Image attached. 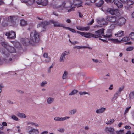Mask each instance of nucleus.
Segmentation results:
<instances>
[{"label":"nucleus","instance_id":"obj_1","mask_svg":"<svg viewBox=\"0 0 134 134\" xmlns=\"http://www.w3.org/2000/svg\"><path fill=\"white\" fill-rule=\"evenodd\" d=\"M39 34V33L34 30L30 34V40L26 38H22L21 43L24 46H27L37 42L40 40Z\"/></svg>","mask_w":134,"mask_h":134},{"label":"nucleus","instance_id":"obj_2","mask_svg":"<svg viewBox=\"0 0 134 134\" xmlns=\"http://www.w3.org/2000/svg\"><path fill=\"white\" fill-rule=\"evenodd\" d=\"M70 6L69 7H66L65 6L66 3L65 2H63L61 5H57L56 4L53 5V8L54 9L60 10L63 12H70L71 11H74L75 10L74 8L72 7L71 8L69 9L70 7L72 5V4L70 3Z\"/></svg>","mask_w":134,"mask_h":134},{"label":"nucleus","instance_id":"obj_3","mask_svg":"<svg viewBox=\"0 0 134 134\" xmlns=\"http://www.w3.org/2000/svg\"><path fill=\"white\" fill-rule=\"evenodd\" d=\"M104 29L103 28H102L99 30H97L95 32L96 34H93L89 32H83L82 36L86 38H90L91 37H94L95 38L100 37V35L102 34L103 33V31Z\"/></svg>","mask_w":134,"mask_h":134},{"label":"nucleus","instance_id":"obj_4","mask_svg":"<svg viewBox=\"0 0 134 134\" xmlns=\"http://www.w3.org/2000/svg\"><path fill=\"white\" fill-rule=\"evenodd\" d=\"M124 3H125L124 8L127 11H130L132 8L134 3L133 1L131 0H120Z\"/></svg>","mask_w":134,"mask_h":134},{"label":"nucleus","instance_id":"obj_5","mask_svg":"<svg viewBox=\"0 0 134 134\" xmlns=\"http://www.w3.org/2000/svg\"><path fill=\"white\" fill-rule=\"evenodd\" d=\"M15 17L14 16L4 17L3 21L2 23V25L4 26H7L10 23H12L13 18Z\"/></svg>","mask_w":134,"mask_h":134},{"label":"nucleus","instance_id":"obj_6","mask_svg":"<svg viewBox=\"0 0 134 134\" xmlns=\"http://www.w3.org/2000/svg\"><path fill=\"white\" fill-rule=\"evenodd\" d=\"M1 45L4 47L10 53H14L16 52V49L13 47L9 45L6 42H2Z\"/></svg>","mask_w":134,"mask_h":134},{"label":"nucleus","instance_id":"obj_7","mask_svg":"<svg viewBox=\"0 0 134 134\" xmlns=\"http://www.w3.org/2000/svg\"><path fill=\"white\" fill-rule=\"evenodd\" d=\"M126 21V19L122 17L120 18L118 17L115 25L122 26L124 25Z\"/></svg>","mask_w":134,"mask_h":134},{"label":"nucleus","instance_id":"obj_8","mask_svg":"<svg viewBox=\"0 0 134 134\" xmlns=\"http://www.w3.org/2000/svg\"><path fill=\"white\" fill-rule=\"evenodd\" d=\"M5 35L7 36V38L9 39H13L16 38V33L13 31L6 32Z\"/></svg>","mask_w":134,"mask_h":134},{"label":"nucleus","instance_id":"obj_9","mask_svg":"<svg viewBox=\"0 0 134 134\" xmlns=\"http://www.w3.org/2000/svg\"><path fill=\"white\" fill-rule=\"evenodd\" d=\"M118 17L115 16H108L106 17V19L107 21L115 25Z\"/></svg>","mask_w":134,"mask_h":134},{"label":"nucleus","instance_id":"obj_10","mask_svg":"<svg viewBox=\"0 0 134 134\" xmlns=\"http://www.w3.org/2000/svg\"><path fill=\"white\" fill-rule=\"evenodd\" d=\"M108 12L112 15H114L115 16L119 17L120 15L119 10L116 9H109L108 10Z\"/></svg>","mask_w":134,"mask_h":134},{"label":"nucleus","instance_id":"obj_11","mask_svg":"<svg viewBox=\"0 0 134 134\" xmlns=\"http://www.w3.org/2000/svg\"><path fill=\"white\" fill-rule=\"evenodd\" d=\"M70 53L69 51H67L63 52L61 54L59 59V61L64 62L65 58V56L69 55Z\"/></svg>","mask_w":134,"mask_h":134},{"label":"nucleus","instance_id":"obj_12","mask_svg":"<svg viewBox=\"0 0 134 134\" xmlns=\"http://www.w3.org/2000/svg\"><path fill=\"white\" fill-rule=\"evenodd\" d=\"M124 88V86H122L121 87L119 88L118 91L114 95L113 99L114 100L117 99L118 96L121 94V92L123 90Z\"/></svg>","mask_w":134,"mask_h":134},{"label":"nucleus","instance_id":"obj_13","mask_svg":"<svg viewBox=\"0 0 134 134\" xmlns=\"http://www.w3.org/2000/svg\"><path fill=\"white\" fill-rule=\"evenodd\" d=\"M51 22L53 24L54 26V27H62L63 28H65L64 25L60 23L58 21H55L54 20H52Z\"/></svg>","mask_w":134,"mask_h":134},{"label":"nucleus","instance_id":"obj_14","mask_svg":"<svg viewBox=\"0 0 134 134\" xmlns=\"http://www.w3.org/2000/svg\"><path fill=\"white\" fill-rule=\"evenodd\" d=\"M30 127V126L27 127L26 129L27 130H28V128ZM30 127L32 129L28 132V133L29 134H38L39 133V131L38 129L32 128L31 127Z\"/></svg>","mask_w":134,"mask_h":134},{"label":"nucleus","instance_id":"obj_15","mask_svg":"<svg viewBox=\"0 0 134 134\" xmlns=\"http://www.w3.org/2000/svg\"><path fill=\"white\" fill-rule=\"evenodd\" d=\"M69 116H66L64 117H55L54 119L55 121L57 122H61L69 119Z\"/></svg>","mask_w":134,"mask_h":134},{"label":"nucleus","instance_id":"obj_16","mask_svg":"<svg viewBox=\"0 0 134 134\" xmlns=\"http://www.w3.org/2000/svg\"><path fill=\"white\" fill-rule=\"evenodd\" d=\"M114 4L118 8H121L123 7V5L121 2L118 0H114Z\"/></svg>","mask_w":134,"mask_h":134},{"label":"nucleus","instance_id":"obj_17","mask_svg":"<svg viewBox=\"0 0 134 134\" xmlns=\"http://www.w3.org/2000/svg\"><path fill=\"white\" fill-rule=\"evenodd\" d=\"M104 34V32H103V33L102 34L100 35V37H101V35L103 36L104 38H110L112 36V34L110 30H108L107 32L105 35H103Z\"/></svg>","mask_w":134,"mask_h":134},{"label":"nucleus","instance_id":"obj_18","mask_svg":"<svg viewBox=\"0 0 134 134\" xmlns=\"http://www.w3.org/2000/svg\"><path fill=\"white\" fill-rule=\"evenodd\" d=\"M97 22L101 25H105L107 24V22L103 18H99L97 19Z\"/></svg>","mask_w":134,"mask_h":134},{"label":"nucleus","instance_id":"obj_19","mask_svg":"<svg viewBox=\"0 0 134 134\" xmlns=\"http://www.w3.org/2000/svg\"><path fill=\"white\" fill-rule=\"evenodd\" d=\"M82 2L80 0H74V3L77 7L82 6Z\"/></svg>","mask_w":134,"mask_h":134},{"label":"nucleus","instance_id":"obj_20","mask_svg":"<svg viewBox=\"0 0 134 134\" xmlns=\"http://www.w3.org/2000/svg\"><path fill=\"white\" fill-rule=\"evenodd\" d=\"M106 110V108H105L102 107L100 108L97 109L96 112L97 114H101L104 112Z\"/></svg>","mask_w":134,"mask_h":134},{"label":"nucleus","instance_id":"obj_21","mask_svg":"<svg viewBox=\"0 0 134 134\" xmlns=\"http://www.w3.org/2000/svg\"><path fill=\"white\" fill-rule=\"evenodd\" d=\"M114 131V129L112 127H107L105 129V131L107 133H113Z\"/></svg>","mask_w":134,"mask_h":134},{"label":"nucleus","instance_id":"obj_22","mask_svg":"<svg viewBox=\"0 0 134 134\" xmlns=\"http://www.w3.org/2000/svg\"><path fill=\"white\" fill-rule=\"evenodd\" d=\"M49 24V23L47 22H43L40 23L38 25V26H39L43 28H44L46 26L48 25Z\"/></svg>","mask_w":134,"mask_h":134},{"label":"nucleus","instance_id":"obj_23","mask_svg":"<svg viewBox=\"0 0 134 134\" xmlns=\"http://www.w3.org/2000/svg\"><path fill=\"white\" fill-rule=\"evenodd\" d=\"M31 1L30 2L31 4H29V5H32L33 3H36L38 5H41L42 0H31Z\"/></svg>","mask_w":134,"mask_h":134},{"label":"nucleus","instance_id":"obj_24","mask_svg":"<svg viewBox=\"0 0 134 134\" xmlns=\"http://www.w3.org/2000/svg\"><path fill=\"white\" fill-rule=\"evenodd\" d=\"M124 32L122 31H120L118 32L116 34H115V35L116 36L118 37H121L123 36Z\"/></svg>","mask_w":134,"mask_h":134},{"label":"nucleus","instance_id":"obj_25","mask_svg":"<svg viewBox=\"0 0 134 134\" xmlns=\"http://www.w3.org/2000/svg\"><path fill=\"white\" fill-rule=\"evenodd\" d=\"M74 49H83L88 48L90 49H91L90 47H88L86 46H74L73 47Z\"/></svg>","mask_w":134,"mask_h":134},{"label":"nucleus","instance_id":"obj_26","mask_svg":"<svg viewBox=\"0 0 134 134\" xmlns=\"http://www.w3.org/2000/svg\"><path fill=\"white\" fill-rule=\"evenodd\" d=\"M27 125H30L31 126H34L36 127L39 126V125L38 124L32 122H27Z\"/></svg>","mask_w":134,"mask_h":134},{"label":"nucleus","instance_id":"obj_27","mask_svg":"<svg viewBox=\"0 0 134 134\" xmlns=\"http://www.w3.org/2000/svg\"><path fill=\"white\" fill-rule=\"evenodd\" d=\"M54 98L51 97L48 98L47 100V102L48 104H51L54 101Z\"/></svg>","mask_w":134,"mask_h":134},{"label":"nucleus","instance_id":"obj_28","mask_svg":"<svg viewBox=\"0 0 134 134\" xmlns=\"http://www.w3.org/2000/svg\"><path fill=\"white\" fill-rule=\"evenodd\" d=\"M77 111L76 109H72L69 112V113L71 115H73L75 114Z\"/></svg>","mask_w":134,"mask_h":134},{"label":"nucleus","instance_id":"obj_29","mask_svg":"<svg viewBox=\"0 0 134 134\" xmlns=\"http://www.w3.org/2000/svg\"><path fill=\"white\" fill-rule=\"evenodd\" d=\"M79 94L81 96L85 95L86 94H87L90 95V94L89 92H86V91H80L79 92Z\"/></svg>","mask_w":134,"mask_h":134},{"label":"nucleus","instance_id":"obj_30","mask_svg":"<svg viewBox=\"0 0 134 134\" xmlns=\"http://www.w3.org/2000/svg\"><path fill=\"white\" fill-rule=\"evenodd\" d=\"M17 115L18 116L21 118H25L26 117L25 114L20 113H18Z\"/></svg>","mask_w":134,"mask_h":134},{"label":"nucleus","instance_id":"obj_31","mask_svg":"<svg viewBox=\"0 0 134 134\" xmlns=\"http://www.w3.org/2000/svg\"><path fill=\"white\" fill-rule=\"evenodd\" d=\"M68 73L67 72L65 71L62 76V78L63 79H66L67 78V75Z\"/></svg>","mask_w":134,"mask_h":134},{"label":"nucleus","instance_id":"obj_32","mask_svg":"<svg viewBox=\"0 0 134 134\" xmlns=\"http://www.w3.org/2000/svg\"><path fill=\"white\" fill-rule=\"evenodd\" d=\"M48 3V0H43L41 1V5L43 6L46 5Z\"/></svg>","mask_w":134,"mask_h":134},{"label":"nucleus","instance_id":"obj_33","mask_svg":"<svg viewBox=\"0 0 134 134\" xmlns=\"http://www.w3.org/2000/svg\"><path fill=\"white\" fill-rule=\"evenodd\" d=\"M104 1L103 0H100L98 3H96V5L98 7H101L103 4Z\"/></svg>","mask_w":134,"mask_h":134},{"label":"nucleus","instance_id":"obj_34","mask_svg":"<svg viewBox=\"0 0 134 134\" xmlns=\"http://www.w3.org/2000/svg\"><path fill=\"white\" fill-rule=\"evenodd\" d=\"M78 92V90L74 89L71 92L69 93V95L70 96L74 95L76 94Z\"/></svg>","mask_w":134,"mask_h":134},{"label":"nucleus","instance_id":"obj_35","mask_svg":"<svg viewBox=\"0 0 134 134\" xmlns=\"http://www.w3.org/2000/svg\"><path fill=\"white\" fill-rule=\"evenodd\" d=\"M21 25L22 26H25L27 24L26 22L24 20H21L20 23Z\"/></svg>","mask_w":134,"mask_h":134},{"label":"nucleus","instance_id":"obj_36","mask_svg":"<svg viewBox=\"0 0 134 134\" xmlns=\"http://www.w3.org/2000/svg\"><path fill=\"white\" fill-rule=\"evenodd\" d=\"M130 37L134 41V32H131L129 35Z\"/></svg>","mask_w":134,"mask_h":134},{"label":"nucleus","instance_id":"obj_37","mask_svg":"<svg viewBox=\"0 0 134 134\" xmlns=\"http://www.w3.org/2000/svg\"><path fill=\"white\" fill-rule=\"evenodd\" d=\"M65 28H66V29H68L71 31V32H73V33H76V31L74 29L72 28H70L69 27H65Z\"/></svg>","mask_w":134,"mask_h":134},{"label":"nucleus","instance_id":"obj_38","mask_svg":"<svg viewBox=\"0 0 134 134\" xmlns=\"http://www.w3.org/2000/svg\"><path fill=\"white\" fill-rule=\"evenodd\" d=\"M129 40V38L128 36H126L123 38L121 40V41L126 42L128 41Z\"/></svg>","mask_w":134,"mask_h":134},{"label":"nucleus","instance_id":"obj_39","mask_svg":"<svg viewBox=\"0 0 134 134\" xmlns=\"http://www.w3.org/2000/svg\"><path fill=\"white\" fill-rule=\"evenodd\" d=\"M22 3H27L29 4H31L32 3H31L30 2L31 1V0H21Z\"/></svg>","mask_w":134,"mask_h":134},{"label":"nucleus","instance_id":"obj_40","mask_svg":"<svg viewBox=\"0 0 134 134\" xmlns=\"http://www.w3.org/2000/svg\"><path fill=\"white\" fill-rule=\"evenodd\" d=\"M129 97L130 99H133L134 98V92H131L129 96Z\"/></svg>","mask_w":134,"mask_h":134},{"label":"nucleus","instance_id":"obj_41","mask_svg":"<svg viewBox=\"0 0 134 134\" xmlns=\"http://www.w3.org/2000/svg\"><path fill=\"white\" fill-rule=\"evenodd\" d=\"M114 120L113 119H111L109 121H108L106 123L107 125H111L113 123L114 121Z\"/></svg>","mask_w":134,"mask_h":134},{"label":"nucleus","instance_id":"obj_42","mask_svg":"<svg viewBox=\"0 0 134 134\" xmlns=\"http://www.w3.org/2000/svg\"><path fill=\"white\" fill-rule=\"evenodd\" d=\"M57 131L61 133H63L64 131V129L63 128H59L57 129Z\"/></svg>","mask_w":134,"mask_h":134},{"label":"nucleus","instance_id":"obj_43","mask_svg":"<svg viewBox=\"0 0 134 134\" xmlns=\"http://www.w3.org/2000/svg\"><path fill=\"white\" fill-rule=\"evenodd\" d=\"M116 133L117 134H124V130H120L118 131H116Z\"/></svg>","mask_w":134,"mask_h":134},{"label":"nucleus","instance_id":"obj_44","mask_svg":"<svg viewBox=\"0 0 134 134\" xmlns=\"http://www.w3.org/2000/svg\"><path fill=\"white\" fill-rule=\"evenodd\" d=\"M11 117L14 120L16 121H18L19 120L18 118L15 115H12Z\"/></svg>","mask_w":134,"mask_h":134},{"label":"nucleus","instance_id":"obj_45","mask_svg":"<svg viewBox=\"0 0 134 134\" xmlns=\"http://www.w3.org/2000/svg\"><path fill=\"white\" fill-rule=\"evenodd\" d=\"M131 107L130 106L129 107H128L126 108L125 110V111L124 112V114L125 115L126 114L128 111L129 110H130V109L131 108Z\"/></svg>","mask_w":134,"mask_h":134},{"label":"nucleus","instance_id":"obj_46","mask_svg":"<svg viewBox=\"0 0 134 134\" xmlns=\"http://www.w3.org/2000/svg\"><path fill=\"white\" fill-rule=\"evenodd\" d=\"M47 83V82L46 81H44L41 83L40 86L41 87H43Z\"/></svg>","mask_w":134,"mask_h":134},{"label":"nucleus","instance_id":"obj_47","mask_svg":"<svg viewBox=\"0 0 134 134\" xmlns=\"http://www.w3.org/2000/svg\"><path fill=\"white\" fill-rule=\"evenodd\" d=\"M133 48L132 47H130L127 48L126 50L127 51H130L133 50Z\"/></svg>","mask_w":134,"mask_h":134},{"label":"nucleus","instance_id":"obj_48","mask_svg":"<svg viewBox=\"0 0 134 134\" xmlns=\"http://www.w3.org/2000/svg\"><path fill=\"white\" fill-rule=\"evenodd\" d=\"M51 58L49 57L47 58H46L45 60V61L46 62L48 63L51 60Z\"/></svg>","mask_w":134,"mask_h":134},{"label":"nucleus","instance_id":"obj_49","mask_svg":"<svg viewBox=\"0 0 134 134\" xmlns=\"http://www.w3.org/2000/svg\"><path fill=\"white\" fill-rule=\"evenodd\" d=\"M90 29V27H83V31H86Z\"/></svg>","mask_w":134,"mask_h":134},{"label":"nucleus","instance_id":"obj_50","mask_svg":"<svg viewBox=\"0 0 134 134\" xmlns=\"http://www.w3.org/2000/svg\"><path fill=\"white\" fill-rule=\"evenodd\" d=\"M91 3H92L90 1V0H86V1L85 5H89Z\"/></svg>","mask_w":134,"mask_h":134},{"label":"nucleus","instance_id":"obj_51","mask_svg":"<svg viewBox=\"0 0 134 134\" xmlns=\"http://www.w3.org/2000/svg\"><path fill=\"white\" fill-rule=\"evenodd\" d=\"M105 1L108 3H112L114 1V0H105Z\"/></svg>","mask_w":134,"mask_h":134},{"label":"nucleus","instance_id":"obj_52","mask_svg":"<svg viewBox=\"0 0 134 134\" xmlns=\"http://www.w3.org/2000/svg\"><path fill=\"white\" fill-rule=\"evenodd\" d=\"M76 28L79 30L82 31H83V27L80 26H77Z\"/></svg>","mask_w":134,"mask_h":134},{"label":"nucleus","instance_id":"obj_53","mask_svg":"<svg viewBox=\"0 0 134 134\" xmlns=\"http://www.w3.org/2000/svg\"><path fill=\"white\" fill-rule=\"evenodd\" d=\"M43 56L45 58L49 57L48 55V54L46 53H45L43 54Z\"/></svg>","mask_w":134,"mask_h":134},{"label":"nucleus","instance_id":"obj_54","mask_svg":"<svg viewBox=\"0 0 134 134\" xmlns=\"http://www.w3.org/2000/svg\"><path fill=\"white\" fill-rule=\"evenodd\" d=\"M7 102L8 104L10 105L12 104H13V102L10 100H7Z\"/></svg>","mask_w":134,"mask_h":134},{"label":"nucleus","instance_id":"obj_55","mask_svg":"<svg viewBox=\"0 0 134 134\" xmlns=\"http://www.w3.org/2000/svg\"><path fill=\"white\" fill-rule=\"evenodd\" d=\"M125 128L127 129H131V127L129 126L126 125L125 127Z\"/></svg>","mask_w":134,"mask_h":134},{"label":"nucleus","instance_id":"obj_56","mask_svg":"<svg viewBox=\"0 0 134 134\" xmlns=\"http://www.w3.org/2000/svg\"><path fill=\"white\" fill-rule=\"evenodd\" d=\"M4 4V2L2 0H0V5H3Z\"/></svg>","mask_w":134,"mask_h":134},{"label":"nucleus","instance_id":"obj_57","mask_svg":"<svg viewBox=\"0 0 134 134\" xmlns=\"http://www.w3.org/2000/svg\"><path fill=\"white\" fill-rule=\"evenodd\" d=\"M94 19H92V21L90 22L88 24V25H92L93 23L94 22Z\"/></svg>","mask_w":134,"mask_h":134},{"label":"nucleus","instance_id":"obj_58","mask_svg":"<svg viewBox=\"0 0 134 134\" xmlns=\"http://www.w3.org/2000/svg\"><path fill=\"white\" fill-rule=\"evenodd\" d=\"M113 41L115 43H118L120 42V41L118 40V39H113Z\"/></svg>","mask_w":134,"mask_h":134},{"label":"nucleus","instance_id":"obj_59","mask_svg":"<svg viewBox=\"0 0 134 134\" xmlns=\"http://www.w3.org/2000/svg\"><path fill=\"white\" fill-rule=\"evenodd\" d=\"M79 42L76 41H75L74 42H72V44L73 45H75L76 44H78L79 43Z\"/></svg>","mask_w":134,"mask_h":134},{"label":"nucleus","instance_id":"obj_60","mask_svg":"<svg viewBox=\"0 0 134 134\" xmlns=\"http://www.w3.org/2000/svg\"><path fill=\"white\" fill-rule=\"evenodd\" d=\"M2 125L3 126H7V124L5 122H4L2 123Z\"/></svg>","mask_w":134,"mask_h":134},{"label":"nucleus","instance_id":"obj_61","mask_svg":"<svg viewBox=\"0 0 134 134\" xmlns=\"http://www.w3.org/2000/svg\"><path fill=\"white\" fill-rule=\"evenodd\" d=\"M17 91L20 93H24V92L23 91L20 90H18Z\"/></svg>","mask_w":134,"mask_h":134},{"label":"nucleus","instance_id":"obj_62","mask_svg":"<svg viewBox=\"0 0 134 134\" xmlns=\"http://www.w3.org/2000/svg\"><path fill=\"white\" fill-rule=\"evenodd\" d=\"M93 27L94 28H97V27L99 28L101 27V26H100L99 25H96L94 26Z\"/></svg>","mask_w":134,"mask_h":134},{"label":"nucleus","instance_id":"obj_63","mask_svg":"<svg viewBox=\"0 0 134 134\" xmlns=\"http://www.w3.org/2000/svg\"><path fill=\"white\" fill-rule=\"evenodd\" d=\"M66 22L69 23H70L71 22V21L69 19H67L66 20Z\"/></svg>","mask_w":134,"mask_h":134},{"label":"nucleus","instance_id":"obj_64","mask_svg":"<svg viewBox=\"0 0 134 134\" xmlns=\"http://www.w3.org/2000/svg\"><path fill=\"white\" fill-rule=\"evenodd\" d=\"M78 13L79 14V16L81 18L82 17L83 15L80 12H78Z\"/></svg>","mask_w":134,"mask_h":134}]
</instances>
